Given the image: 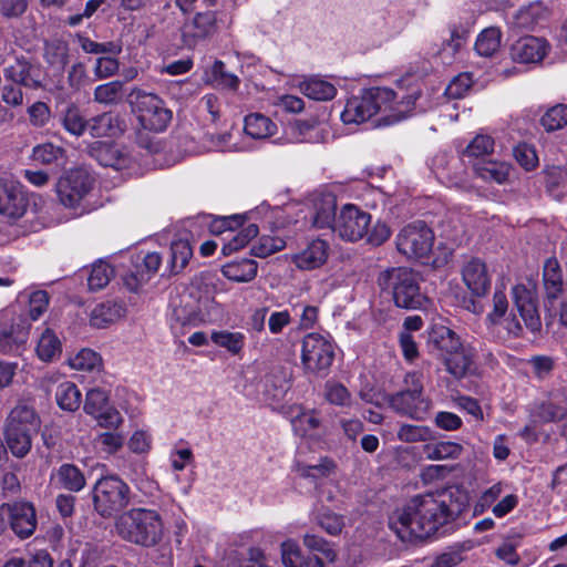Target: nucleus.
I'll list each match as a JSON object with an SVG mask.
<instances>
[{
  "instance_id": "680f3d73",
  "label": "nucleus",
  "mask_w": 567,
  "mask_h": 567,
  "mask_svg": "<svg viewBox=\"0 0 567 567\" xmlns=\"http://www.w3.org/2000/svg\"><path fill=\"white\" fill-rule=\"evenodd\" d=\"M22 85L17 84L12 81H6L1 87V101L11 107H20L24 103V94Z\"/></svg>"
},
{
  "instance_id": "338daca9",
  "label": "nucleus",
  "mask_w": 567,
  "mask_h": 567,
  "mask_svg": "<svg viewBox=\"0 0 567 567\" xmlns=\"http://www.w3.org/2000/svg\"><path fill=\"white\" fill-rule=\"evenodd\" d=\"M473 80L470 73H462L455 76L445 90V94L451 99H461L471 89Z\"/></svg>"
},
{
  "instance_id": "f704fd0d",
  "label": "nucleus",
  "mask_w": 567,
  "mask_h": 567,
  "mask_svg": "<svg viewBox=\"0 0 567 567\" xmlns=\"http://www.w3.org/2000/svg\"><path fill=\"white\" fill-rule=\"evenodd\" d=\"M501 41V29L497 27H488L478 34L474 48L478 55L489 58L498 51Z\"/></svg>"
},
{
  "instance_id": "e433bc0d",
  "label": "nucleus",
  "mask_w": 567,
  "mask_h": 567,
  "mask_svg": "<svg viewBox=\"0 0 567 567\" xmlns=\"http://www.w3.org/2000/svg\"><path fill=\"white\" fill-rule=\"evenodd\" d=\"M124 83L115 80L95 87L93 93L94 102L103 105H116L122 101Z\"/></svg>"
},
{
  "instance_id": "1a4fd4ad",
  "label": "nucleus",
  "mask_w": 567,
  "mask_h": 567,
  "mask_svg": "<svg viewBox=\"0 0 567 567\" xmlns=\"http://www.w3.org/2000/svg\"><path fill=\"white\" fill-rule=\"evenodd\" d=\"M334 359L332 342L319 333H308L302 339L301 360L305 369L326 375Z\"/></svg>"
},
{
  "instance_id": "aec40b11",
  "label": "nucleus",
  "mask_w": 567,
  "mask_h": 567,
  "mask_svg": "<svg viewBox=\"0 0 567 567\" xmlns=\"http://www.w3.org/2000/svg\"><path fill=\"white\" fill-rule=\"evenodd\" d=\"M30 328L29 318L19 317L10 329H3L0 332V352L4 354L17 353L27 342Z\"/></svg>"
},
{
  "instance_id": "f257e3e1",
  "label": "nucleus",
  "mask_w": 567,
  "mask_h": 567,
  "mask_svg": "<svg viewBox=\"0 0 567 567\" xmlns=\"http://www.w3.org/2000/svg\"><path fill=\"white\" fill-rule=\"evenodd\" d=\"M463 503L449 489L416 495L389 517V527L404 543L423 540L454 522Z\"/></svg>"
},
{
  "instance_id": "37998d69",
  "label": "nucleus",
  "mask_w": 567,
  "mask_h": 567,
  "mask_svg": "<svg viewBox=\"0 0 567 567\" xmlns=\"http://www.w3.org/2000/svg\"><path fill=\"white\" fill-rule=\"evenodd\" d=\"M258 226L256 224H249L241 230H239L231 238H228L227 241L223 245L221 252L224 256H228L234 251L245 247L252 238L258 235Z\"/></svg>"
},
{
  "instance_id": "0e129e2a",
  "label": "nucleus",
  "mask_w": 567,
  "mask_h": 567,
  "mask_svg": "<svg viewBox=\"0 0 567 567\" xmlns=\"http://www.w3.org/2000/svg\"><path fill=\"white\" fill-rule=\"evenodd\" d=\"M303 545L311 551L322 554L326 558L333 561L336 558L334 550L330 547V544L319 535L306 534L303 536Z\"/></svg>"
},
{
  "instance_id": "3c124183",
  "label": "nucleus",
  "mask_w": 567,
  "mask_h": 567,
  "mask_svg": "<svg viewBox=\"0 0 567 567\" xmlns=\"http://www.w3.org/2000/svg\"><path fill=\"white\" fill-rule=\"evenodd\" d=\"M336 464L328 457H323L318 464H298L297 471L302 477H311L313 480L326 477L333 472Z\"/></svg>"
},
{
  "instance_id": "bf43d9fd",
  "label": "nucleus",
  "mask_w": 567,
  "mask_h": 567,
  "mask_svg": "<svg viewBox=\"0 0 567 567\" xmlns=\"http://www.w3.org/2000/svg\"><path fill=\"white\" fill-rule=\"evenodd\" d=\"M566 414V409L561 400L556 396L554 400L542 403L537 410V416L545 422L561 420Z\"/></svg>"
},
{
  "instance_id": "2eb2a0df",
  "label": "nucleus",
  "mask_w": 567,
  "mask_h": 567,
  "mask_svg": "<svg viewBox=\"0 0 567 567\" xmlns=\"http://www.w3.org/2000/svg\"><path fill=\"white\" fill-rule=\"evenodd\" d=\"M217 30L216 12H198L192 20L182 27L183 42L188 48H194L200 41L212 37Z\"/></svg>"
},
{
  "instance_id": "f8f14e48",
  "label": "nucleus",
  "mask_w": 567,
  "mask_h": 567,
  "mask_svg": "<svg viewBox=\"0 0 567 567\" xmlns=\"http://www.w3.org/2000/svg\"><path fill=\"white\" fill-rule=\"evenodd\" d=\"M6 81H12L27 90H39L43 87V71L40 63L25 56H16L13 62L3 69Z\"/></svg>"
},
{
  "instance_id": "5fc2aeb1",
  "label": "nucleus",
  "mask_w": 567,
  "mask_h": 567,
  "mask_svg": "<svg viewBox=\"0 0 567 567\" xmlns=\"http://www.w3.org/2000/svg\"><path fill=\"white\" fill-rule=\"evenodd\" d=\"M212 81L216 86L228 90H236L239 85V79L227 72L224 62L219 60L212 68Z\"/></svg>"
},
{
  "instance_id": "58836bf2",
  "label": "nucleus",
  "mask_w": 567,
  "mask_h": 567,
  "mask_svg": "<svg viewBox=\"0 0 567 567\" xmlns=\"http://www.w3.org/2000/svg\"><path fill=\"white\" fill-rule=\"evenodd\" d=\"M543 277L548 299H556L561 289V272L556 259L545 262Z\"/></svg>"
},
{
  "instance_id": "5701e85b",
  "label": "nucleus",
  "mask_w": 567,
  "mask_h": 567,
  "mask_svg": "<svg viewBox=\"0 0 567 567\" xmlns=\"http://www.w3.org/2000/svg\"><path fill=\"white\" fill-rule=\"evenodd\" d=\"M93 137H114L124 132V121L112 112L99 114L87 121Z\"/></svg>"
},
{
  "instance_id": "4be33fe9",
  "label": "nucleus",
  "mask_w": 567,
  "mask_h": 567,
  "mask_svg": "<svg viewBox=\"0 0 567 567\" xmlns=\"http://www.w3.org/2000/svg\"><path fill=\"white\" fill-rule=\"evenodd\" d=\"M337 213V198L331 194L322 195L313 202L312 226L317 229H331L333 231Z\"/></svg>"
},
{
  "instance_id": "a211bd4d",
  "label": "nucleus",
  "mask_w": 567,
  "mask_h": 567,
  "mask_svg": "<svg viewBox=\"0 0 567 567\" xmlns=\"http://www.w3.org/2000/svg\"><path fill=\"white\" fill-rule=\"evenodd\" d=\"M41 419L33 406L27 403L17 404L9 413L4 430L37 434L40 430Z\"/></svg>"
},
{
  "instance_id": "39448f33",
  "label": "nucleus",
  "mask_w": 567,
  "mask_h": 567,
  "mask_svg": "<svg viewBox=\"0 0 567 567\" xmlns=\"http://www.w3.org/2000/svg\"><path fill=\"white\" fill-rule=\"evenodd\" d=\"M386 401L396 414L415 421L425 420L432 408V401L424 393L422 375L419 372L405 374L403 388L389 394Z\"/></svg>"
},
{
  "instance_id": "9d476101",
  "label": "nucleus",
  "mask_w": 567,
  "mask_h": 567,
  "mask_svg": "<svg viewBox=\"0 0 567 567\" xmlns=\"http://www.w3.org/2000/svg\"><path fill=\"white\" fill-rule=\"evenodd\" d=\"M434 234L422 220L406 225L396 236L398 250L408 258L427 256L433 247Z\"/></svg>"
},
{
  "instance_id": "8fccbe9b",
  "label": "nucleus",
  "mask_w": 567,
  "mask_h": 567,
  "mask_svg": "<svg viewBox=\"0 0 567 567\" xmlns=\"http://www.w3.org/2000/svg\"><path fill=\"white\" fill-rule=\"evenodd\" d=\"M396 435L405 443L425 442L432 439V430L422 425L403 424Z\"/></svg>"
},
{
  "instance_id": "a18cd8bd",
  "label": "nucleus",
  "mask_w": 567,
  "mask_h": 567,
  "mask_svg": "<svg viewBox=\"0 0 567 567\" xmlns=\"http://www.w3.org/2000/svg\"><path fill=\"white\" fill-rule=\"evenodd\" d=\"M540 124L547 132L561 130L567 125V104L549 107L540 118Z\"/></svg>"
},
{
  "instance_id": "ddd939ff",
  "label": "nucleus",
  "mask_w": 567,
  "mask_h": 567,
  "mask_svg": "<svg viewBox=\"0 0 567 567\" xmlns=\"http://www.w3.org/2000/svg\"><path fill=\"white\" fill-rule=\"evenodd\" d=\"M2 514H6L12 532L21 539L30 537L37 528L35 509L31 503L14 502L4 503L0 506Z\"/></svg>"
},
{
  "instance_id": "cd10ccee",
  "label": "nucleus",
  "mask_w": 567,
  "mask_h": 567,
  "mask_svg": "<svg viewBox=\"0 0 567 567\" xmlns=\"http://www.w3.org/2000/svg\"><path fill=\"white\" fill-rule=\"evenodd\" d=\"M462 452L463 446L451 441L430 442L422 446V455L431 461L455 460Z\"/></svg>"
},
{
  "instance_id": "052dcab7",
  "label": "nucleus",
  "mask_w": 567,
  "mask_h": 567,
  "mask_svg": "<svg viewBox=\"0 0 567 567\" xmlns=\"http://www.w3.org/2000/svg\"><path fill=\"white\" fill-rule=\"evenodd\" d=\"M286 243L280 237H269L264 236L260 238L259 243L251 248V252L254 256L259 258H266L271 254H275L281 249H284Z\"/></svg>"
},
{
  "instance_id": "a878e982",
  "label": "nucleus",
  "mask_w": 567,
  "mask_h": 567,
  "mask_svg": "<svg viewBox=\"0 0 567 567\" xmlns=\"http://www.w3.org/2000/svg\"><path fill=\"white\" fill-rule=\"evenodd\" d=\"M262 385L264 395L276 402L281 401L290 388L289 378L280 368L272 369L268 374H266L262 380Z\"/></svg>"
},
{
  "instance_id": "c85d7f7f",
  "label": "nucleus",
  "mask_w": 567,
  "mask_h": 567,
  "mask_svg": "<svg viewBox=\"0 0 567 567\" xmlns=\"http://www.w3.org/2000/svg\"><path fill=\"white\" fill-rule=\"evenodd\" d=\"M244 131L255 140L272 136L277 131V124L261 113H251L245 117Z\"/></svg>"
},
{
  "instance_id": "9b49d317",
  "label": "nucleus",
  "mask_w": 567,
  "mask_h": 567,
  "mask_svg": "<svg viewBox=\"0 0 567 567\" xmlns=\"http://www.w3.org/2000/svg\"><path fill=\"white\" fill-rule=\"evenodd\" d=\"M334 221V234L346 241H358L368 234L371 215L355 205L347 204L339 210Z\"/></svg>"
},
{
  "instance_id": "49530a36",
  "label": "nucleus",
  "mask_w": 567,
  "mask_h": 567,
  "mask_svg": "<svg viewBox=\"0 0 567 567\" xmlns=\"http://www.w3.org/2000/svg\"><path fill=\"white\" fill-rule=\"evenodd\" d=\"M63 127L75 136H81L87 130V121L84 120L75 105H69L62 117Z\"/></svg>"
},
{
  "instance_id": "de8ad7c7",
  "label": "nucleus",
  "mask_w": 567,
  "mask_h": 567,
  "mask_svg": "<svg viewBox=\"0 0 567 567\" xmlns=\"http://www.w3.org/2000/svg\"><path fill=\"white\" fill-rule=\"evenodd\" d=\"M193 255L192 247L187 240L178 239L171 245V262L175 272L186 267Z\"/></svg>"
},
{
  "instance_id": "b1692460",
  "label": "nucleus",
  "mask_w": 567,
  "mask_h": 567,
  "mask_svg": "<svg viewBox=\"0 0 567 567\" xmlns=\"http://www.w3.org/2000/svg\"><path fill=\"white\" fill-rule=\"evenodd\" d=\"M126 308L123 302L116 300H107L99 303L91 312V326L97 329L106 328L125 316Z\"/></svg>"
},
{
  "instance_id": "412c9836",
  "label": "nucleus",
  "mask_w": 567,
  "mask_h": 567,
  "mask_svg": "<svg viewBox=\"0 0 567 567\" xmlns=\"http://www.w3.org/2000/svg\"><path fill=\"white\" fill-rule=\"evenodd\" d=\"M329 244L323 239H315L293 256L295 265L302 270H312L321 267L328 259Z\"/></svg>"
},
{
  "instance_id": "13d9d810",
  "label": "nucleus",
  "mask_w": 567,
  "mask_h": 567,
  "mask_svg": "<svg viewBox=\"0 0 567 567\" xmlns=\"http://www.w3.org/2000/svg\"><path fill=\"white\" fill-rule=\"evenodd\" d=\"M69 362L74 370L91 371L99 367L101 358L91 349H82L78 354L71 358Z\"/></svg>"
},
{
  "instance_id": "79ce46f5",
  "label": "nucleus",
  "mask_w": 567,
  "mask_h": 567,
  "mask_svg": "<svg viewBox=\"0 0 567 567\" xmlns=\"http://www.w3.org/2000/svg\"><path fill=\"white\" fill-rule=\"evenodd\" d=\"M513 301L526 327L532 322V292L524 285L513 288Z\"/></svg>"
},
{
  "instance_id": "0eeeda50",
  "label": "nucleus",
  "mask_w": 567,
  "mask_h": 567,
  "mask_svg": "<svg viewBox=\"0 0 567 567\" xmlns=\"http://www.w3.org/2000/svg\"><path fill=\"white\" fill-rule=\"evenodd\" d=\"M130 99L131 103L135 105L138 118L145 128L162 132L167 127L172 120V111L165 106L159 96L141 89H133Z\"/></svg>"
},
{
  "instance_id": "4c0bfd02",
  "label": "nucleus",
  "mask_w": 567,
  "mask_h": 567,
  "mask_svg": "<svg viewBox=\"0 0 567 567\" xmlns=\"http://www.w3.org/2000/svg\"><path fill=\"white\" fill-rule=\"evenodd\" d=\"M27 432L4 430L6 444L13 456L23 458L32 447V436Z\"/></svg>"
},
{
  "instance_id": "a19ab883",
  "label": "nucleus",
  "mask_w": 567,
  "mask_h": 567,
  "mask_svg": "<svg viewBox=\"0 0 567 567\" xmlns=\"http://www.w3.org/2000/svg\"><path fill=\"white\" fill-rule=\"evenodd\" d=\"M113 276L114 268L107 262L99 261L93 264L87 277L89 289L95 291L105 288Z\"/></svg>"
},
{
  "instance_id": "20e7f679",
  "label": "nucleus",
  "mask_w": 567,
  "mask_h": 567,
  "mask_svg": "<svg viewBox=\"0 0 567 567\" xmlns=\"http://www.w3.org/2000/svg\"><path fill=\"white\" fill-rule=\"evenodd\" d=\"M117 535L134 545L153 547L164 535V524L158 512L135 507L123 512L115 519Z\"/></svg>"
},
{
  "instance_id": "f03ea898",
  "label": "nucleus",
  "mask_w": 567,
  "mask_h": 567,
  "mask_svg": "<svg viewBox=\"0 0 567 567\" xmlns=\"http://www.w3.org/2000/svg\"><path fill=\"white\" fill-rule=\"evenodd\" d=\"M419 97L420 92L413 91L396 100V94L391 89L371 87L347 101L341 118L346 124H360L380 111H389L382 121L383 124L390 125L411 115Z\"/></svg>"
},
{
  "instance_id": "f3484780",
  "label": "nucleus",
  "mask_w": 567,
  "mask_h": 567,
  "mask_svg": "<svg viewBox=\"0 0 567 567\" xmlns=\"http://www.w3.org/2000/svg\"><path fill=\"white\" fill-rule=\"evenodd\" d=\"M85 153L104 167L122 169L127 166L130 159L126 152L115 144L95 141L89 143Z\"/></svg>"
},
{
  "instance_id": "72a5a7b5",
  "label": "nucleus",
  "mask_w": 567,
  "mask_h": 567,
  "mask_svg": "<svg viewBox=\"0 0 567 567\" xmlns=\"http://www.w3.org/2000/svg\"><path fill=\"white\" fill-rule=\"evenodd\" d=\"M55 401L61 410L74 412L81 405L82 394L73 382L64 381L56 388Z\"/></svg>"
},
{
  "instance_id": "dca6fc26",
  "label": "nucleus",
  "mask_w": 567,
  "mask_h": 567,
  "mask_svg": "<svg viewBox=\"0 0 567 567\" xmlns=\"http://www.w3.org/2000/svg\"><path fill=\"white\" fill-rule=\"evenodd\" d=\"M462 279L473 296L484 297L491 288L487 265L478 257H471L462 266Z\"/></svg>"
},
{
  "instance_id": "423d86ee",
  "label": "nucleus",
  "mask_w": 567,
  "mask_h": 567,
  "mask_svg": "<svg viewBox=\"0 0 567 567\" xmlns=\"http://www.w3.org/2000/svg\"><path fill=\"white\" fill-rule=\"evenodd\" d=\"M94 511L103 518H111L131 502L130 486L117 475L99 478L92 488Z\"/></svg>"
},
{
  "instance_id": "6e6d98bb",
  "label": "nucleus",
  "mask_w": 567,
  "mask_h": 567,
  "mask_svg": "<svg viewBox=\"0 0 567 567\" xmlns=\"http://www.w3.org/2000/svg\"><path fill=\"white\" fill-rule=\"evenodd\" d=\"M281 559L286 567H305L306 565V559L299 545L292 539L281 544Z\"/></svg>"
},
{
  "instance_id": "393cba45",
  "label": "nucleus",
  "mask_w": 567,
  "mask_h": 567,
  "mask_svg": "<svg viewBox=\"0 0 567 567\" xmlns=\"http://www.w3.org/2000/svg\"><path fill=\"white\" fill-rule=\"evenodd\" d=\"M443 361L446 370L455 378H463L474 370L472 350L462 343L460 349L444 357Z\"/></svg>"
},
{
  "instance_id": "ea45409f",
  "label": "nucleus",
  "mask_w": 567,
  "mask_h": 567,
  "mask_svg": "<svg viewBox=\"0 0 567 567\" xmlns=\"http://www.w3.org/2000/svg\"><path fill=\"white\" fill-rule=\"evenodd\" d=\"M64 157L65 150L53 143L39 144L32 150V159L41 165L58 164Z\"/></svg>"
},
{
  "instance_id": "7c9ffc66",
  "label": "nucleus",
  "mask_w": 567,
  "mask_h": 567,
  "mask_svg": "<svg viewBox=\"0 0 567 567\" xmlns=\"http://www.w3.org/2000/svg\"><path fill=\"white\" fill-rule=\"evenodd\" d=\"M511 47V58L513 62L523 65V69H507L504 71L506 76L515 72L528 71V65L532 63V37L522 35Z\"/></svg>"
},
{
  "instance_id": "603ef678",
  "label": "nucleus",
  "mask_w": 567,
  "mask_h": 567,
  "mask_svg": "<svg viewBox=\"0 0 567 567\" xmlns=\"http://www.w3.org/2000/svg\"><path fill=\"white\" fill-rule=\"evenodd\" d=\"M106 408H109V395L104 390L95 388L86 393L83 406L85 413L95 416Z\"/></svg>"
},
{
  "instance_id": "4468645a",
  "label": "nucleus",
  "mask_w": 567,
  "mask_h": 567,
  "mask_svg": "<svg viewBox=\"0 0 567 567\" xmlns=\"http://www.w3.org/2000/svg\"><path fill=\"white\" fill-rule=\"evenodd\" d=\"M28 207V198L22 185L12 179H0V214L11 219L22 217Z\"/></svg>"
},
{
  "instance_id": "c03bdc74",
  "label": "nucleus",
  "mask_w": 567,
  "mask_h": 567,
  "mask_svg": "<svg viewBox=\"0 0 567 567\" xmlns=\"http://www.w3.org/2000/svg\"><path fill=\"white\" fill-rule=\"evenodd\" d=\"M212 340L216 346L238 354L245 346L246 338L241 332L215 331L212 333Z\"/></svg>"
},
{
  "instance_id": "774afa93",
  "label": "nucleus",
  "mask_w": 567,
  "mask_h": 567,
  "mask_svg": "<svg viewBox=\"0 0 567 567\" xmlns=\"http://www.w3.org/2000/svg\"><path fill=\"white\" fill-rule=\"evenodd\" d=\"M28 114L31 125L35 127H43L48 124L51 117V111L48 104L38 101L28 109Z\"/></svg>"
},
{
  "instance_id": "09e8293b",
  "label": "nucleus",
  "mask_w": 567,
  "mask_h": 567,
  "mask_svg": "<svg viewBox=\"0 0 567 567\" xmlns=\"http://www.w3.org/2000/svg\"><path fill=\"white\" fill-rule=\"evenodd\" d=\"M316 523L329 535H339L344 527L342 515L336 514L330 509H324L316 515Z\"/></svg>"
},
{
  "instance_id": "6ab92c4d",
  "label": "nucleus",
  "mask_w": 567,
  "mask_h": 567,
  "mask_svg": "<svg viewBox=\"0 0 567 567\" xmlns=\"http://www.w3.org/2000/svg\"><path fill=\"white\" fill-rule=\"evenodd\" d=\"M458 336L445 326H434L429 331L427 347L430 352L444 359L451 352L461 348Z\"/></svg>"
},
{
  "instance_id": "e2e57ef3",
  "label": "nucleus",
  "mask_w": 567,
  "mask_h": 567,
  "mask_svg": "<svg viewBox=\"0 0 567 567\" xmlns=\"http://www.w3.org/2000/svg\"><path fill=\"white\" fill-rule=\"evenodd\" d=\"M532 30V10L524 7L517 11L512 22L511 31L513 37L529 35Z\"/></svg>"
},
{
  "instance_id": "c756f323",
  "label": "nucleus",
  "mask_w": 567,
  "mask_h": 567,
  "mask_svg": "<svg viewBox=\"0 0 567 567\" xmlns=\"http://www.w3.org/2000/svg\"><path fill=\"white\" fill-rule=\"evenodd\" d=\"M258 265L252 259L231 261L223 266L221 274L235 282H249L257 276Z\"/></svg>"
},
{
  "instance_id": "473e14b6",
  "label": "nucleus",
  "mask_w": 567,
  "mask_h": 567,
  "mask_svg": "<svg viewBox=\"0 0 567 567\" xmlns=\"http://www.w3.org/2000/svg\"><path fill=\"white\" fill-rule=\"evenodd\" d=\"M300 90L306 96L316 101L332 100L337 94V89L333 84L318 76L301 82Z\"/></svg>"
},
{
  "instance_id": "69168bd1",
  "label": "nucleus",
  "mask_w": 567,
  "mask_h": 567,
  "mask_svg": "<svg viewBox=\"0 0 567 567\" xmlns=\"http://www.w3.org/2000/svg\"><path fill=\"white\" fill-rule=\"evenodd\" d=\"M92 80L90 79L84 63H74L68 72V84L71 89L80 91L82 87L90 85Z\"/></svg>"
},
{
  "instance_id": "6e6552de",
  "label": "nucleus",
  "mask_w": 567,
  "mask_h": 567,
  "mask_svg": "<svg viewBox=\"0 0 567 567\" xmlns=\"http://www.w3.org/2000/svg\"><path fill=\"white\" fill-rule=\"evenodd\" d=\"M94 185L95 178L86 169L78 167L69 169L60 176L55 183V193L64 207L78 208Z\"/></svg>"
},
{
  "instance_id": "bb28decb",
  "label": "nucleus",
  "mask_w": 567,
  "mask_h": 567,
  "mask_svg": "<svg viewBox=\"0 0 567 567\" xmlns=\"http://www.w3.org/2000/svg\"><path fill=\"white\" fill-rule=\"evenodd\" d=\"M473 169L476 176L485 182L503 184L509 176L511 165L506 162L483 159L475 163Z\"/></svg>"
},
{
  "instance_id": "864d4df0",
  "label": "nucleus",
  "mask_w": 567,
  "mask_h": 567,
  "mask_svg": "<svg viewBox=\"0 0 567 567\" xmlns=\"http://www.w3.org/2000/svg\"><path fill=\"white\" fill-rule=\"evenodd\" d=\"M324 396L331 404L351 406V393L342 383L327 382L324 385Z\"/></svg>"
},
{
  "instance_id": "c9c22d12",
  "label": "nucleus",
  "mask_w": 567,
  "mask_h": 567,
  "mask_svg": "<svg viewBox=\"0 0 567 567\" xmlns=\"http://www.w3.org/2000/svg\"><path fill=\"white\" fill-rule=\"evenodd\" d=\"M59 485L70 492H80L85 486L83 473L73 464H62L56 472Z\"/></svg>"
},
{
  "instance_id": "4d7b16f0",
  "label": "nucleus",
  "mask_w": 567,
  "mask_h": 567,
  "mask_svg": "<svg viewBox=\"0 0 567 567\" xmlns=\"http://www.w3.org/2000/svg\"><path fill=\"white\" fill-rule=\"evenodd\" d=\"M494 144V140L491 136L478 134L466 146V148L463 152V155L468 157H480L488 155L493 152Z\"/></svg>"
},
{
  "instance_id": "7ed1b4c3",
  "label": "nucleus",
  "mask_w": 567,
  "mask_h": 567,
  "mask_svg": "<svg viewBox=\"0 0 567 567\" xmlns=\"http://www.w3.org/2000/svg\"><path fill=\"white\" fill-rule=\"evenodd\" d=\"M378 286L398 308L420 310L426 308L429 298L421 291V276L408 267H393L381 271Z\"/></svg>"
},
{
  "instance_id": "2f4dec72",
  "label": "nucleus",
  "mask_w": 567,
  "mask_h": 567,
  "mask_svg": "<svg viewBox=\"0 0 567 567\" xmlns=\"http://www.w3.org/2000/svg\"><path fill=\"white\" fill-rule=\"evenodd\" d=\"M37 354L44 362H52L61 355L62 344L54 331L44 328L37 344Z\"/></svg>"
}]
</instances>
